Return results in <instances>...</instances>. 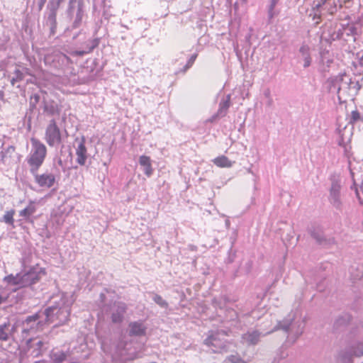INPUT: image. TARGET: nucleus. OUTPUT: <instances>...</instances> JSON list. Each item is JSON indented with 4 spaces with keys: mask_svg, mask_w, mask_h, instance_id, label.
Returning a JSON list of instances; mask_svg holds the SVG:
<instances>
[{
    "mask_svg": "<svg viewBox=\"0 0 363 363\" xmlns=\"http://www.w3.org/2000/svg\"><path fill=\"white\" fill-rule=\"evenodd\" d=\"M39 318H40V315L38 313H35V314H34L33 315H30V316L27 317V318L26 320V322L27 323H29L33 322V321H36Z\"/></svg>",
    "mask_w": 363,
    "mask_h": 363,
    "instance_id": "412c9836",
    "label": "nucleus"
},
{
    "mask_svg": "<svg viewBox=\"0 0 363 363\" xmlns=\"http://www.w3.org/2000/svg\"><path fill=\"white\" fill-rule=\"evenodd\" d=\"M196 57H197V55L196 54L193 55L190 57V59L189 60L187 64L185 66V69H189V67H191L193 65V64L194 63Z\"/></svg>",
    "mask_w": 363,
    "mask_h": 363,
    "instance_id": "aec40b11",
    "label": "nucleus"
},
{
    "mask_svg": "<svg viewBox=\"0 0 363 363\" xmlns=\"http://www.w3.org/2000/svg\"><path fill=\"white\" fill-rule=\"evenodd\" d=\"M126 311V306L125 304L121 306L118 308V311L116 313H113L111 315V320L113 323H120L123 320V313Z\"/></svg>",
    "mask_w": 363,
    "mask_h": 363,
    "instance_id": "9b49d317",
    "label": "nucleus"
},
{
    "mask_svg": "<svg viewBox=\"0 0 363 363\" xmlns=\"http://www.w3.org/2000/svg\"><path fill=\"white\" fill-rule=\"evenodd\" d=\"M129 335L130 336H143L146 333L147 328L141 322H131L129 323Z\"/></svg>",
    "mask_w": 363,
    "mask_h": 363,
    "instance_id": "423d86ee",
    "label": "nucleus"
},
{
    "mask_svg": "<svg viewBox=\"0 0 363 363\" xmlns=\"http://www.w3.org/2000/svg\"><path fill=\"white\" fill-rule=\"evenodd\" d=\"M139 163L142 167H144L145 175L147 177L151 176L153 172V169L152 167L150 157L146 155H142L139 158Z\"/></svg>",
    "mask_w": 363,
    "mask_h": 363,
    "instance_id": "0eeeda50",
    "label": "nucleus"
},
{
    "mask_svg": "<svg viewBox=\"0 0 363 363\" xmlns=\"http://www.w3.org/2000/svg\"><path fill=\"white\" fill-rule=\"evenodd\" d=\"M308 48L307 47H305V46H303L300 49V51L304 54V53H307L308 52Z\"/></svg>",
    "mask_w": 363,
    "mask_h": 363,
    "instance_id": "b1692460",
    "label": "nucleus"
},
{
    "mask_svg": "<svg viewBox=\"0 0 363 363\" xmlns=\"http://www.w3.org/2000/svg\"><path fill=\"white\" fill-rule=\"evenodd\" d=\"M360 189H361V190L363 191V182H362V183L361 184Z\"/></svg>",
    "mask_w": 363,
    "mask_h": 363,
    "instance_id": "2f4dec72",
    "label": "nucleus"
},
{
    "mask_svg": "<svg viewBox=\"0 0 363 363\" xmlns=\"http://www.w3.org/2000/svg\"><path fill=\"white\" fill-rule=\"evenodd\" d=\"M229 106H230V102L228 101H225V105H224L225 108L227 109L229 107Z\"/></svg>",
    "mask_w": 363,
    "mask_h": 363,
    "instance_id": "cd10ccee",
    "label": "nucleus"
},
{
    "mask_svg": "<svg viewBox=\"0 0 363 363\" xmlns=\"http://www.w3.org/2000/svg\"><path fill=\"white\" fill-rule=\"evenodd\" d=\"M88 158L87 149L85 145V139L83 138L76 148V162L81 166L86 164Z\"/></svg>",
    "mask_w": 363,
    "mask_h": 363,
    "instance_id": "39448f33",
    "label": "nucleus"
},
{
    "mask_svg": "<svg viewBox=\"0 0 363 363\" xmlns=\"http://www.w3.org/2000/svg\"><path fill=\"white\" fill-rule=\"evenodd\" d=\"M67 358V354L63 351L52 352L51 359L54 363H62Z\"/></svg>",
    "mask_w": 363,
    "mask_h": 363,
    "instance_id": "4468645a",
    "label": "nucleus"
},
{
    "mask_svg": "<svg viewBox=\"0 0 363 363\" xmlns=\"http://www.w3.org/2000/svg\"><path fill=\"white\" fill-rule=\"evenodd\" d=\"M16 75V79L17 80H22L23 79V74L19 69H16L15 71Z\"/></svg>",
    "mask_w": 363,
    "mask_h": 363,
    "instance_id": "4be33fe9",
    "label": "nucleus"
},
{
    "mask_svg": "<svg viewBox=\"0 0 363 363\" xmlns=\"http://www.w3.org/2000/svg\"><path fill=\"white\" fill-rule=\"evenodd\" d=\"M226 360L230 363H247L238 354L230 355Z\"/></svg>",
    "mask_w": 363,
    "mask_h": 363,
    "instance_id": "f3484780",
    "label": "nucleus"
},
{
    "mask_svg": "<svg viewBox=\"0 0 363 363\" xmlns=\"http://www.w3.org/2000/svg\"><path fill=\"white\" fill-rule=\"evenodd\" d=\"M46 2V0H41L40 1V3L39 4V9L41 10L44 6V4H45Z\"/></svg>",
    "mask_w": 363,
    "mask_h": 363,
    "instance_id": "393cba45",
    "label": "nucleus"
},
{
    "mask_svg": "<svg viewBox=\"0 0 363 363\" xmlns=\"http://www.w3.org/2000/svg\"><path fill=\"white\" fill-rule=\"evenodd\" d=\"M213 162L215 165L221 168L230 167L233 165V162L224 155L217 157L213 160Z\"/></svg>",
    "mask_w": 363,
    "mask_h": 363,
    "instance_id": "9d476101",
    "label": "nucleus"
},
{
    "mask_svg": "<svg viewBox=\"0 0 363 363\" xmlns=\"http://www.w3.org/2000/svg\"><path fill=\"white\" fill-rule=\"evenodd\" d=\"M154 301L160 306L166 307L167 306V303L163 300L161 296L155 295L154 298Z\"/></svg>",
    "mask_w": 363,
    "mask_h": 363,
    "instance_id": "a211bd4d",
    "label": "nucleus"
},
{
    "mask_svg": "<svg viewBox=\"0 0 363 363\" xmlns=\"http://www.w3.org/2000/svg\"><path fill=\"white\" fill-rule=\"evenodd\" d=\"M45 140L50 147L58 145L62 143L61 132L55 120L50 121L46 128Z\"/></svg>",
    "mask_w": 363,
    "mask_h": 363,
    "instance_id": "7ed1b4c3",
    "label": "nucleus"
},
{
    "mask_svg": "<svg viewBox=\"0 0 363 363\" xmlns=\"http://www.w3.org/2000/svg\"><path fill=\"white\" fill-rule=\"evenodd\" d=\"M311 65V57L307 55L304 59V67H308Z\"/></svg>",
    "mask_w": 363,
    "mask_h": 363,
    "instance_id": "5701e85b",
    "label": "nucleus"
},
{
    "mask_svg": "<svg viewBox=\"0 0 363 363\" xmlns=\"http://www.w3.org/2000/svg\"><path fill=\"white\" fill-rule=\"evenodd\" d=\"M352 1V0H342V4L346 5L347 4L351 2Z\"/></svg>",
    "mask_w": 363,
    "mask_h": 363,
    "instance_id": "bb28decb",
    "label": "nucleus"
},
{
    "mask_svg": "<svg viewBox=\"0 0 363 363\" xmlns=\"http://www.w3.org/2000/svg\"><path fill=\"white\" fill-rule=\"evenodd\" d=\"M35 203V202L34 201H30L28 205L23 210L19 211V216L26 220H28L30 217L36 211Z\"/></svg>",
    "mask_w": 363,
    "mask_h": 363,
    "instance_id": "6e6552de",
    "label": "nucleus"
},
{
    "mask_svg": "<svg viewBox=\"0 0 363 363\" xmlns=\"http://www.w3.org/2000/svg\"><path fill=\"white\" fill-rule=\"evenodd\" d=\"M10 323H4V325H0V340H7L9 338V332Z\"/></svg>",
    "mask_w": 363,
    "mask_h": 363,
    "instance_id": "2eb2a0df",
    "label": "nucleus"
},
{
    "mask_svg": "<svg viewBox=\"0 0 363 363\" xmlns=\"http://www.w3.org/2000/svg\"><path fill=\"white\" fill-rule=\"evenodd\" d=\"M259 333L257 331L244 334L242 338L250 345H255L259 341Z\"/></svg>",
    "mask_w": 363,
    "mask_h": 363,
    "instance_id": "f8f14e48",
    "label": "nucleus"
},
{
    "mask_svg": "<svg viewBox=\"0 0 363 363\" xmlns=\"http://www.w3.org/2000/svg\"><path fill=\"white\" fill-rule=\"evenodd\" d=\"M322 4H325L328 0H320Z\"/></svg>",
    "mask_w": 363,
    "mask_h": 363,
    "instance_id": "c756f323",
    "label": "nucleus"
},
{
    "mask_svg": "<svg viewBox=\"0 0 363 363\" xmlns=\"http://www.w3.org/2000/svg\"><path fill=\"white\" fill-rule=\"evenodd\" d=\"M30 142L32 144V149L26 159V161L30 167V173L35 174L38 172L40 167L44 163L48 151L46 146L38 139L31 138Z\"/></svg>",
    "mask_w": 363,
    "mask_h": 363,
    "instance_id": "f257e3e1",
    "label": "nucleus"
},
{
    "mask_svg": "<svg viewBox=\"0 0 363 363\" xmlns=\"http://www.w3.org/2000/svg\"><path fill=\"white\" fill-rule=\"evenodd\" d=\"M228 335L227 333L224 330L218 331L213 334L210 335L204 341V343L208 346L216 347L217 345L216 342L220 340V336Z\"/></svg>",
    "mask_w": 363,
    "mask_h": 363,
    "instance_id": "1a4fd4ad",
    "label": "nucleus"
},
{
    "mask_svg": "<svg viewBox=\"0 0 363 363\" xmlns=\"http://www.w3.org/2000/svg\"><path fill=\"white\" fill-rule=\"evenodd\" d=\"M15 214L14 210H10L5 213V214L3 216V221L5 222L7 224H9L11 225H13L14 223V219L13 216Z\"/></svg>",
    "mask_w": 363,
    "mask_h": 363,
    "instance_id": "dca6fc26",
    "label": "nucleus"
},
{
    "mask_svg": "<svg viewBox=\"0 0 363 363\" xmlns=\"http://www.w3.org/2000/svg\"><path fill=\"white\" fill-rule=\"evenodd\" d=\"M34 176L35 182L38 186L43 189H50L56 182V177L52 173L45 172L43 174H32Z\"/></svg>",
    "mask_w": 363,
    "mask_h": 363,
    "instance_id": "20e7f679",
    "label": "nucleus"
},
{
    "mask_svg": "<svg viewBox=\"0 0 363 363\" xmlns=\"http://www.w3.org/2000/svg\"><path fill=\"white\" fill-rule=\"evenodd\" d=\"M15 82H16V79H13L11 80V84L13 85L15 84Z\"/></svg>",
    "mask_w": 363,
    "mask_h": 363,
    "instance_id": "7c9ffc66",
    "label": "nucleus"
},
{
    "mask_svg": "<svg viewBox=\"0 0 363 363\" xmlns=\"http://www.w3.org/2000/svg\"><path fill=\"white\" fill-rule=\"evenodd\" d=\"M75 54L77 55H82L84 54V52H76Z\"/></svg>",
    "mask_w": 363,
    "mask_h": 363,
    "instance_id": "c85d7f7f",
    "label": "nucleus"
},
{
    "mask_svg": "<svg viewBox=\"0 0 363 363\" xmlns=\"http://www.w3.org/2000/svg\"><path fill=\"white\" fill-rule=\"evenodd\" d=\"M360 118L359 113L355 110L352 111L351 113V118H350V123H354L356 121H357Z\"/></svg>",
    "mask_w": 363,
    "mask_h": 363,
    "instance_id": "6ab92c4d",
    "label": "nucleus"
},
{
    "mask_svg": "<svg viewBox=\"0 0 363 363\" xmlns=\"http://www.w3.org/2000/svg\"><path fill=\"white\" fill-rule=\"evenodd\" d=\"M277 3V0H272L271 4V10H273Z\"/></svg>",
    "mask_w": 363,
    "mask_h": 363,
    "instance_id": "a878e982",
    "label": "nucleus"
},
{
    "mask_svg": "<svg viewBox=\"0 0 363 363\" xmlns=\"http://www.w3.org/2000/svg\"><path fill=\"white\" fill-rule=\"evenodd\" d=\"M64 0H50L48 8L50 10L53 18H55L56 13Z\"/></svg>",
    "mask_w": 363,
    "mask_h": 363,
    "instance_id": "ddd939ff",
    "label": "nucleus"
},
{
    "mask_svg": "<svg viewBox=\"0 0 363 363\" xmlns=\"http://www.w3.org/2000/svg\"><path fill=\"white\" fill-rule=\"evenodd\" d=\"M40 277L35 271L30 270L24 274H18L16 276L12 274L7 276L5 280L11 285L16 286L18 288L29 286L38 281Z\"/></svg>",
    "mask_w": 363,
    "mask_h": 363,
    "instance_id": "f03ea898",
    "label": "nucleus"
}]
</instances>
